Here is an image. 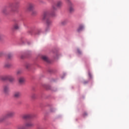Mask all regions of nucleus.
I'll return each instance as SVG.
<instances>
[{
    "mask_svg": "<svg viewBox=\"0 0 129 129\" xmlns=\"http://www.w3.org/2000/svg\"><path fill=\"white\" fill-rule=\"evenodd\" d=\"M21 95H22V94H21V92H16L15 93H14V97H15V98H19V97H20Z\"/></svg>",
    "mask_w": 129,
    "mask_h": 129,
    "instance_id": "9b49d317",
    "label": "nucleus"
},
{
    "mask_svg": "<svg viewBox=\"0 0 129 129\" xmlns=\"http://www.w3.org/2000/svg\"><path fill=\"white\" fill-rule=\"evenodd\" d=\"M19 82L20 84H24L25 83V78L23 77H21L19 79Z\"/></svg>",
    "mask_w": 129,
    "mask_h": 129,
    "instance_id": "ddd939ff",
    "label": "nucleus"
},
{
    "mask_svg": "<svg viewBox=\"0 0 129 129\" xmlns=\"http://www.w3.org/2000/svg\"><path fill=\"white\" fill-rule=\"evenodd\" d=\"M2 80H9L10 82H14L15 81V78L12 76H5L1 77Z\"/></svg>",
    "mask_w": 129,
    "mask_h": 129,
    "instance_id": "39448f33",
    "label": "nucleus"
},
{
    "mask_svg": "<svg viewBox=\"0 0 129 129\" xmlns=\"http://www.w3.org/2000/svg\"><path fill=\"white\" fill-rule=\"evenodd\" d=\"M84 29V26H83V25H81L78 28L77 32H78L79 33L80 32H81V31H83Z\"/></svg>",
    "mask_w": 129,
    "mask_h": 129,
    "instance_id": "f8f14e48",
    "label": "nucleus"
},
{
    "mask_svg": "<svg viewBox=\"0 0 129 129\" xmlns=\"http://www.w3.org/2000/svg\"><path fill=\"white\" fill-rule=\"evenodd\" d=\"M67 2L69 4V11L70 13H73L74 12V5H73L70 0H67Z\"/></svg>",
    "mask_w": 129,
    "mask_h": 129,
    "instance_id": "423d86ee",
    "label": "nucleus"
},
{
    "mask_svg": "<svg viewBox=\"0 0 129 129\" xmlns=\"http://www.w3.org/2000/svg\"><path fill=\"white\" fill-rule=\"evenodd\" d=\"M31 97L32 98H33V99H35V98H36V94H32Z\"/></svg>",
    "mask_w": 129,
    "mask_h": 129,
    "instance_id": "5701e85b",
    "label": "nucleus"
},
{
    "mask_svg": "<svg viewBox=\"0 0 129 129\" xmlns=\"http://www.w3.org/2000/svg\"><path fill=\"white\" fill-rule=\"evenodd\" d=\"M6 119H7L5 115L4 116L0 117V123H2V122H4V121H5Z\"/></svg>",
    "mask_w": 129,
    "mask_h": 129,
    "instance_id": "4468645a",
    "label": "nucleus"
},
{
    "mask_svg": "<svg viewBox=\"0 0 129 129\" xmlns=\"http://www.w3.org/2000/svg\"><path fill=\"white\" fill-rule=\"evenodd\" d=\"M34 125V124L31 121L26 122L24 125L18 126L16 129H26V127H32Z\"/></svg>",
    "mask_w": 129,
    "mask_h": 129,
    "instance_id": "7ed1b4c3",
    "label": "nucleus"
},
{
    "mask_svg": "<svg viewBox=\"0 0 129 129\" xmlns=\"http://www.w3.org/2000/svg\"><path fill=\"white\" fill-rule=\"evenodd\" d=\"M12 57H13V54H9L8 55V57L9 58V59H11L12 58Z\"/></svg>",
    "mask_w": 129,
    "mask_h": 129,
    "instance_id": "412c9836",
    "label": "nucleus"
},
{
    "mask_svg": "<svg viewBox=\"0 0 129 129\" xmlns=\"http://www.w3.org/2000/svg\"><path fill=\"white\" fill-rule=\"evenodd\" d=\"M87 83H88V81H84L83 82V84H87Z\"/></svg>",
    "mask_w": 129,
    "mask_h": 129,
    "instance_id": "cd10ccee",
    "label": "nucleus"
},
{
    "mask_svg": "<svg viewBox=\"0 0 129 129\" xmlns=\"http://www.w3.org/2000/svg\"><path fill=\"white\" fill-rule=\"evenodd\" d=\"M11 66H12V64L10 62H6L4 65V67H5V68H10Z\"/></svg>",
    "mask_w": 129,
    "mask_h": 129,
    "instance_id": "dca6fc26",
    "label": "nucleus"
},
{
    "mask_svg": "<svg viewBox=\"0 0 129 129\" xmlns=\"http://www.w3.org/2000/svg\"><path fill=\"white\" fill-rule=\"evenodd\" d=\"M10 86L9 85H5L3 86V92L6 94V95H8L10 93Z\"/></svg>",
    "mask_w": 129,
    "mask_h": 129,
    "instance_id": "0eeeda50",
    "label": "nucleus"
},
{
    "mask_svg": "<svg viewBox=\"0 0 129 129\" xmlns=\"http://www.w3.org/2000/svg\"><path fill=\"white\" fill-rule=\"evenodd\" d=\"M4 52L1 51L0 52V57H3V56H4Z\"/></svg>",
    "mask_w": 129,
    "mask_h": 129,
    "instance_id": "393cba45",
    "label": "nucleus"
},
{
    "mask_svg": "<svg viewBox=\"0 0 129 129\" xmlns=\"http://www.w3.org/2000/svg\"><path fill=\"white\" fill-rule=\"evenodd\" d=\"M15 114H16V113L15 112L9 111L5 114V116L6 118L8 119V118H11L12 117H14L15 116Z\"/></svg>",
    "mask_w": 129,
    "mask_h": 129,
    "instance_id": "6e6552de",
    "label": "nucleus"
},
{
    "mask_svg": "<svg viewBox=\"0 0 129 129\" xmlns=\"http://www.w3.org/2000/svg\"><path fill=\"white\" fill-rule=\"evenodd\" d=\"M63 6V3L61 1H58L56 3V6L53 5L52 6V9H51V13H53L55 12V11H57V8H61Z\"/></svg>",
    "mask_w": 129,
    "mask_h": 129,
    "instance_id": "20e7f679",
    "label": "nucleus"
},
{
    "mask_svg": "<svg viewBox=\"0 0 129 129\" xmlns=\"http://www.w3.org/2000/svg\"><path fill=\"white\" fill-rule=\"evenodd\" d=\"M41 58L42 60H43L45 62H49V59H48V57L46 56L42 55L41 56Z\"/></svg>",
    "mask_w": 129,
    "mask_h": 129,
    "instance_id": "2eb2a0df",
    "label": "nucleus"
},
{
    "mask_svg": "<svg viewBox=\"0 0 129 129\" xmlns=\"http://www.w3.org/2000/svg\"><path fill=\"white\" fill-rule=\"evenodd\" d=\"M37 14H38V12H37L36 11H35V10H33L32 11V16H36V15H37Z\"/></svg>",
    "mask_w": 129,
    "mask_h": 129,
    "instance_id": "a211bd4d",
    "label": "nucleus"
},
{
    "mask_svg": "<svg viewBox=\"0 0 129 129\" xmlns=\"http://www.w3.org/2000/svg\"><path fill=\"white\" fill-rule=\"evenodd\" d=\"M31 117L32 115L31 114H25L22 116L23 119H29V118H31Z\"/></svg>",
    "mask_w": 129,
    "mask_h": 129,
    "instance_id": "9d476101",
    "label": "nucleus"
},
{
    "mask_svg": "<svg viewBox=\"0 0 129 129\" xmlns=\"http://www.w3.org/2000/svg\"><path fill=\"white\" fill-rule=\"evenodd\" d=\"M35 8V5L33 4H29L27 6V11L28 12H32L34 11V9Z\"/></svg>",
    "mask_w": 129,
    "mask_h": 129,
    "instance_id": "1a4fd4ad",
    "label": "nucleus"
},
{
    "mask_svg": "<svg viewBox=\"0 0 129 129\" xmlns=\"http://www.w3.org/2000/svg\"><path fill=\"white\" fill-rule=\"evenodd\" d=\"M29 67H31V64H27L26 65V68L27 69H29Z\"/></svg>",
    "mask_w": 129,
    "mask_h": 129,
    "instance_id": "4be33fe9",
    "label": "nucleus"
},
{
    "mask_svg": "<svg viewBox=\"0 0 129 129\" xmlns=\"http://www.w3.org/2000/svg\"><path fill=\"white\" fill-rule=\"evenodd\" d=\"M50 16H54V13L51 12V14H50L48 12H44L42 16V19L43 21H46L45 23L47 27L52 26V20L49 18Z\"/></svg>",
    "mask_w": 129,
    "mask_h": 129,
    "instance_id": "f257e3e1",
    "label": "nucleus"
},
{
    "mask_svg": "<svg viewBox=\"0 0 129 129\" xmlns=\"http://www.w3.org/2000/svg\"><path fill=\"white\" fill-rule=\"evenodd\" d=\"M89 76L90 78H91V74L90 73H89Z\"/></svg>",
    "mask_w": 129,
    "mask_h": 129,
    "instance_id": "c85d7f7f",
    "label": "nucleus"
},
{
    "mask_svg": "<svg viewBox=\"0 0 129 129\" xmlns=\"http://www.w3.org/2000/svg\"><path fill=\"white\" fill-rule=\"evenodd\" d=\"M21 73H22V71L21 70H19L17 72V75H19V74H21Z\"/></svg>",
    "mask_w": 129,
    "mask_h": 129,
    "instance_id": "b1692460",
    "label": "nucleus"
},
{
    "mask_svg": "<svg viewBox=\"0 0 129 129\" xmlns=\"http://www.w3.org/2000/svg\"><path fill=\"white\" fill-rule=\"evenodd\" d=\"M5 38V35L3 34H0V41H1V40H3V39Z\"/></svg>",
    "mask_w": 129,
    "mask_h": 129,
    "instance_id": "aec40b11",
    "label": "nucleus"
},
{
    "mask_svg": "<svg viewBox=\"0 0 129 129\" xmlns=\"http://www.w3.org/2000/svg\"><path fill=\"white\" fill-rule=\"evenodd\" d=\"M83 116L85 117V116H87V113L86 112H84L83 114Z\"/></svg>",
    "mask_w": 129,
    "mask_h": 129,
    "instance_id": "a878e982",
    "label": "nucleus"
},
{
    "mask_svg": "<svg viewBox=\"0 0 129 129\" xmlns=\"http://www.w3.org/2000/svg\"><path fill=\"white\" fill-rule=\"evenodd\" d=\"M14 28L15 29V30H18L19 29V25H18V24H15L14 26Z\"/></svg>",
    "mask_w": 129,
    "mask_h": 129,
    "instance_id": "6ab92c4d",
    "label": "nucleus"
},
{
    "mask_svg": "<svg viewBox=\"0 0 129 129\" xmlns=\"http://www.w3.org/2000/svg\"><path fill=\"white\" fill-rule=\"evenodd\" d=\"M77 52L78 53V54H81V51L79 49H77Z\"/></svg>",
    "mask_w": 129,
    "mask_h": 129,
    "instance_id": "bb28decb",
    "label": "nucleus"
},
{
    "mask_svg": "<svg viewBox=\"0 0 129 129\" xmlns=\"http://www.w3.org/2000/svg\"><path fill=\"white\" fill-rule=\"evenodd\" d=\"M10 9H11L10 12L12 13H16V12H17V10L15 9V6H14L13 4H11L8 7L4 8L2 12L5 15H7V14L10 13Z\"/></svg>",
    "mask_w": 129,
    "mask_h": 129,
    "instance_id": "f03ea898",
    "label": "nucleus"
},
{
    "mask_svg": "<svg viewBox=\"0 0 129 129\" xmlns=\"http://www.w3.org/2000/svg\"><path fill=\"white\" fill-rule=\"evenodd\" d=\"M67 23H68V21L63 20L61 22V25H62V26H64V25H66V24H67Z\"/></svg>",
    "mask_w": 129,
    "mask_h": 129,
    "instance_id": "f3484780",
    "label": "nucleus"
}]
</instances>
